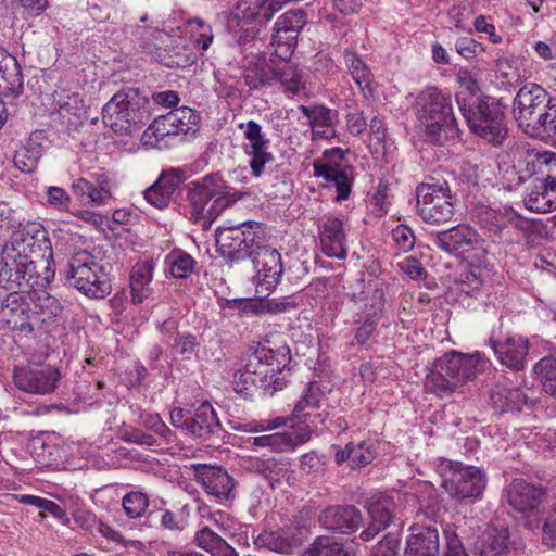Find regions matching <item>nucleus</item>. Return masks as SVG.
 Returning <instances> with one entry per match:
<instances>
[{
  "label": "nucleus",
  "instance_id": "47",
  "mask_svg": "<svg viewBox=\"0 0 556 556\" xmlns=\"http://www.w3.org/2000/svg\"><path fill=\"white\" fill-rule=\"evenodd\" d=\"M344 62L358 86H362L363 83H368L370 70L354 51H344Z\"/></svg>",
  "mask_w": 556,
  "mask_h": 556
},
{
  "label": "nucleus",
  "instance_id": "10",
  "mask_svg": "<svg viewBox=\"0 0 556 556\" xmlns=\"http://www.w3.org/2000/svg\"><path fill=\"white\" fill-rule=\"evenodd\" d=\"M66 279L81 294L102 300L112 291V283L104 266L89 253H76L68 263Z\"/></svg>",
  "mask_w": 556,
  "mask_h": 556
},
{
  "label": "nucleus",
  "instance_id": "34",
  "mask_svg": "<svg viewBox=\"0 0 556 556\" xmlns=\"http://www.w3.org/2000/svg\"><path fill=\"white\" fill-rule=\"evenodd\" d=\"M303 556H354V553L336 538L319 535L304 551Z\"/></svg>",
  "mask_w": 556,
  "mask_h": 556
},
{
  "label": "nucleus",
  "instance_id": "56",
  "mask_svg": "<svg viewBox=\"0 0 556 556\" xmlns=\"http://www.w3.org/2000/svg\"><path fill=\"white\" fill-rule=\"evenodd\" d=\"M194 540L199 547L210 552L211 554L215 551V548L219 547L223 542H225L224 539H222L207 527L199 530L195 533Z\"/></svg>",
  "mask_w": 556,
  "mask_h": 556
},
{
  "label": "nucleus",
  "instance_id": "21",
  "mask_svg": "<svg viewBox=\"0 0 556 556\" xmlns=\"http://www.w3.org/2000/svg\"><path fill=\"white\" fill-rule=\"evenodd\" d=\"M13 378L15 386L20 390L45 394L55 389L60 374L51 366L28 367L15 369Z\"/></svg>",
  "mask_w": 556,
  "mask_h": 556
},
{
  "label": "nucleus",
  "instance_id": "31",
  "mask_svg": "<svg viewBox=\"0 0 556 556\" xmlns=\"http://www.w3.org/2000/svg\"><path fill=\"white\" fill-rule=\"evenodd\" d=\"M494 410L498 414L519 412L527 403V396L518 387L497 383L490 394Z\"/></svg>",
  "mask_w": 556,
  "mask_h": 556
},
{
  "label": "nucleus",
  "instance_id": "24",
  "mask_svg": "<svg viewBox=\"0 0 556 556\" xmlns=\"http://www.w3.org/2000/svg\"><path fill=\"white\" fill-rule=\"evenodd\" d=\"M193 468L195 477L201 481L207 494L220 503L232 496L235 481L225 469L205 464H197Z\"/></svg>",
  "mask_w": 556,
  "mask_h": 556
},
{
  "label": "nucleus",
  "instance_id": "50",
  "mask_svg": "<svg viewBox=\"0 0 556 556\" xmlns=\"http://www.w3.org/2000/svg\"><path fill=\"white\" fill-rule=\"evenodd\" d=\"M278 22V26L285 27L289 30V38L294 36L298 38L300 30L306 24V14L302 10H290L279 16L276 21Z\"/></svg>",
  "mask_w": 556,
  "mask_h": 556
},
{
  "label": "nucleus",
  "instance_id": "37",
  "mask_svg": "<svg viewBox=\"0 0 556 556\" xmlns=\"http://www.w3.org/2000/svg\"><path fill=\"white\" fill-rule=\"evenodd\" d=\"M166 263L173 277L185 279L194 269V258L185 251L175 250L166 257Z\"/></svg>",
  "mask_w": 556,
  "mask_h": 556
},
{
  "label": "nucleus",
  "instance_id": "33",
  "mask_svg": "<svg viewBox=\"0 0 556 556\" xmlns=\"http://www.w3.org/2000/svg\"><path fill=\"white\" fill-rule=\"evenodd\" d=\"M152 266L147 263L136 264L130 274L131 301L142 303L151 294Z\"/></svg>",
  "mask_w": 556,
  "mask_h": 556
},
{
  "label": "nucleus",
  "instance_id": "19",
  "mask_svg": "<svg viewBox=\"0 0 556 556\" xmlns=\"http://www.w3.org/2000/svg\"><path fill=\"white\" fill-rule=\"evenodd\" d=\"M431 241L433 245L451 255L463 256L479 244L480 236L472 227L458 224L431 235Z\"/></svg>",
  "mask_w": 556,
  "mask_h": 556
},
{
  "label": "nucleus",
  "instance_id": "17",
  "mask_svg": "<svg viewBox=\"0 0 556 556\" xmlns=\"http://www.w3.org/2000/svg\"><path fill=\"white\" fill-rule=\"evenodd\" d=\"M332 156H338V159L342 161V150L336 148L330 151H325L323 159L313 162V170L315 177H321L327 181L333 182L337 191L336 201L340 202L346 200L351 194L354 181V168L334 162L331 159Z\"/></svg>",
  "mask_w": 556,
  "mask_h": 556
},
{
  "label": "nucleus",
  "instance_id": "61",
  "mask_svg": "<svg viewBox=\"0 0 556 556\" xmlns=\"http://www.w3.org/2000/svg\"><path fill=\"white\" fill-rule=\"evenodd\" d=\"M56 102L60 108V112L63 117H68L71 115L80 117L81 112L84 111V105L81 100L79 99L78 94H72L67 96V100L62 101L61 96H59V99H56Z\"/></svg>",
  "mask_w": 556,
  "mask_h": 556
},
{
  "label": "nucleus",
  "instance_id": "18",
  "mask_svg": "<svg viewBox=\"0 0 556 556\" xmlns=\"http://www.w3.org/2000/svg\"><path fill=\"white\" fill-rule=\"evenodd\" d=\"M251 261L256 270V292L268 294L276 288L283 271L280 253L269 247L267 240H265Z\"/></svg>",
  "mask_w": 556,
  "mask_h": 556
},
{
  "label": "nucleus",
  "instance_id": "30",
  "mask_svg": "<svg viewBox=\"0 0 556 556\" xmlns=\"http://www.w3.org/2000/svg\"><path fill=\"white\" fill-rule=\"evenodd\" d=\"M507 528H488L475 542V552L480 556H505L509 548Z\"/></svg>",
  "mask_w": 556,
  "mask_h": 556
},
{
  "label": "nucleus",
  "instance_id": "42",
  "mask_svg": "<svg viewBox=\"0 0 556 556\" xmlns=\"http://www.w3.org/2000/svg\"><path fill=\"white\" fill-rule=\"evenodd\" d=\"M296 440L287 432H276L253 438V445L268 447L271 451H286L296 445Z\"/></svg>",
  "mask_w": 556,
  "mask_h": 556
},
{
  "label": "nucleus",
  "instance_id": "52",
  "mask_svg": "<svg viewBox=\"0 0 556 556\" xmlns=\"http://www.w3.org/2000/svg\"><path fill=\"white\" fill-rule=\"evenodd\" d=\"M239 129L243 131V137L248 141L245 146H269L270 140L263 132L262 127L255 121L240 123Z\"/></svg>",
  "mask_w": 556,
  "mask_h": 556
},
{
  "label": "nucleus",
  "instance_id": "22",
  "mask_svg": "<svg viewBox=\"0 0 556 556\" xmlns=\"http://www.w3.org/2000/svg\"><path fill=\"white\" fill-rule=\"evenodd\" d=\"M489 345L503 366L513 371H520L525 368L529 352L528 339L517 334L507 336L502 340L490 338Z\"/></svg>",
  "mask_w": 556,
  "mask_h": 556
},
{
  "label": "nucleus",
  "instance_id": "3",
  "mask_svg": "<svg viewBox=\"0 0 556 556\" xmlns=\"http://www.w3.org/2000/svg\"><path fill=\"white\" fill-rule=\"evenodd\" d=\"M186 199L190 204V215L208 228L219 214L240 197L232 192L219 172L211 173L186 186Z\"/></svg>",
  "mask_w": 556,
  "mask_h": 556
},
{
  "label": "nucleus",
  "instance_id": "4",
  "mask_svg": "<svg viewBox=\"0 0 556 556\" xmlns=\"http://www.w3.org/2000/svg\"><path fill=\"white\" fill-rule=\"evenodd\" d=\"M456 101L469 129L494 147L503 144L508 135L506 106L492 97L466 99L462 92Z\"/></svg>",
  "mask_w": 556,
  "mask_h": 556
},
{
  "label": "nucleus",
  "instance_id": "64",
  "mask_svg": "<svg viewBox=\"0 0 556 556\" xmlns=\"http://www.w3.org/2000/svg\"><path fill=\"white\" fill-rule=\"evenodd\" d=\"M446 548L443 556H468L455 532L445 531Z\"/></svg>",
  "mask_w": 556,
  "mask_h": 556
},
{
  "label": "nucleus",
  "instance_id": "48",
  "mask_svg": "<svg viewBox=\"0 0 556 556\" xmlns=\"http://www.w3.org/2000/svg\"><path fill=\"white\" fill-rule=\"evenodd\" d=\"M350 448L351 460L349 466L352 469L363 468L375 459L376 453L372 451L371 445L365 441H362L358 444L350 442Z\"/></svg>",
  "mask_w": 556,
  "mask_h": 556
},
{
  "label": "nucleus",
  "instance_id": "8",
  "mask_svg": "<svg viewBox=\"0 0 556 556\" xmlns=\"http://www.w3.org/2000/svg\"><path fill=\"white\" fill-rule=\"evenodd\" d=\"M216 250L228 263L252 258L266 240L261 223L249 220L215 230Z\"/></svg>",
  "mask_w": 556,
  "mask_h": 556
},
{
  "label": "nucleus",
  "instance_id": "2",
  "mask_svg": "<svg viewBox=\"0 0 556 556\" xmlns=\"http://www.w3.org/2000/svg\"><path fill=\"white\" fill-rule=\"evenodd\" d=\"M513 114L518 127L532 138L548 140L556 135V98L538 84L529 83L518 90Z\"/></svg>",
  "mask_w": 556,
  "mask_h": 556
},
{
  "label": "nucleus",
  "instance_id": "53",
  "mask_svg": "<svg viewBox=\"0 0 556 556\" xmlns=\"http://www.w3.org/2000/svg\"><path fill=\"white\" fill-rule=\"evenodd\" d=\"M495 71L502 84L514 87L520 80V74L515 66V61L508 59H498Z\"/></svg>",
  "mask_w": 556,
  "mask_h": 556
},
{
  "label": "nucleus",
  "instance_id": "58",
  "mask_svg": "<svg viewBox=\"0 0 556 556\" xmlns=\"http://www.w3.org/2000/svg\"><path fill=\"white\" fill-rule=\"evenodd\" d=\"M543 543L556 547V502L552 505L542 526Z\"/></svg>",
  "mask_w": 556,
  "mask_h": 556
},
{
  "label": "nucleus",
  "instance_id": "43",
  "mask_svg": "<svg viewBox=\"0 0 556 556\" xmlns=\"http://www.w3.org/2000/svg\"><path fill=\"white\" fill-rule=\"evenodd\" d=\"M276 68H249L244 74V81L250 90H258L263 87L271 86L276 83Z\"/></svg>",
  "mask_w": 556,
  "mask_h": 556
},
{
  "label": "nucleus",
  "instance_id": "54",
  "mask_svg": "<svg viewBox=\"0 0 556 556\" xmlns=\"http://www.w3.org/2000/svg\"><path fill=\"white\" fill-rule=\"evenodd\" d=\"M401 540L397 533L390 532L375 545L370 556H400Z\"/></svg>",
  "mask_w": 556,
  "mask_h": 556
},
{
  "label": "nucleus",
  "instance_id": "44",
  "mask_svg": "<svg viewBox=\"0 0 556 556\" xmlns=\"http://www.w3.org/2000/svg\"><path fill=\"white\" fill-rule=\"evenodd\" d=\"M122 505L127 517L136 519L146 513L149 498L147 494L140 491H131L123 497Z\"/></svg>",
  "mask_w": 556,
  "mask_h": 556
},
{
  "label": "nucleus",
  "instance_id": "28",
  "mask_svg": "<svg viewBox=\"0 0 556 556\" xmlns=\"http://www.w3.org/2000/svg\"><path fill=\"white\" fill-rule=\"evenodd\" d=\"M369 523L359 534L362 541L372 540L387 529L395 516V503L390 496H381L368 505Z\"/></svg>",
  "mask_w": 556,
  "mask_h": 556
},
{
  "label": "nucleus",
  "instance_id": "36",
  "mask_svg": "<svg viewBox=\"0 0 556 556\" xmlns=\"http://www.w3.org/2000/svg\"><path fill=\"white\" fill-rule=\"evenodd\" d=\"M533 371L544 392L556 399V354L549 353L539 359L533 367Z\"/></svg>",
  "mask_w": 556,
  "mask_h": 556
},
{
  "label": "nucleus",
  "instance_id": "63",
  "mask_svg": "<svg viewBox=\"0 0 556 556\" xmlns=\"http://www.w3.org/2000/svg\"><path fill=\"white\" fill-rule=\"evenodd\" d=\"M48 203L60 210H66L71 202L67 192L60 187H49L47 191Z\"/></svg>",
  "mask_w": 556,
  "mask_h": 556
},
{
  "label": "nucleus",
  "instance_id": "41",
  "mask_svg": "<svg viewBox=\"0 0 556 556\" xmlns=\"http://www.w3.org/2000/svg\"><path fill=\"white\" fill-rule=\"evenodd\" d=\"M300 111L309 119V126L313 134L318 132V128H329L333 123V113L330 109L323 105L305 106L301 105Z\"/></svg>",
  "mask_w": 556,
  "mask_h": 556
},
{
  "label": "nucleus",
  "instance_id": "16",
  "mask_svg": "<svg viewBox=\"0 0 556 556\" xmlns=\"http://www.w3.org/2000/svg\"><path fill=\"white\" fill-rule=\"evenodd\" d=\"M30 300L33 296L29 290H12L0 300V320L21 333L26 336L33 333L31 320L36 318L38 312L31 309Z\"/></svg>",
  "mask_w": 556,
  "mask_h": 556
},
{
  "label": "nucleus",
  "instance_id": "51",
  "mask_svg": "<svg viewBox=\"0 0 556 556\" xmlns=\"http://www.w3.org/2000/svg\"><path fill=\"white\" fill-rule=\"evenodd\" d=\"M457 81L469 94L468 99H479L480 72L478 70L460 68L457 73Z\"/></svg>",
  "mask_w": 556,
  "mask_h": 556
},
{
  "label": "nucleus",
  "instance_id": "62",
  "mask_svg": "<svg viewBox=\"0 0 556 556\" xmlns=\"http://www.w3.org/2000/svg\"><path fill=\"white\" fill-rule=\"evenodd\" d=\"M401 270L409 276L412 279L421 280L427 276L426 269L414 257H407L399 263Z\"/></svg>",
  "mask_w": 556,
  "mask_h": 556
},
{
  "label": "nucleus",
  "instance_id": "25",
  "mask_svg": "<svg viewBox=\"0 0 556 556\" xmlns=\"http://www.w3.org/2000/svg\"><path fill=\"white\" fill-rule=\"evenodd\" d=\"M185 180L186 173L181 168L163 170L157 180L144 191V198L157 208L167 207L175 191Z\"/></svg>",
  "mask_w": 556,
  "mask_h": 556
},
{
  "label": "nucleus",
  "instance_id": "29",
  "mask_svg": "<svg viewBox=\"0 0 556 556\" xmlns=\"http://www.w3.org/2000/svg\"><path fill=\"white\" fill-rule=\"evenodd\" d=\"M23 89V75L18 62L0 47V93L15 98Z\"/></svg>",
  "mask_w": 556,
  "mask_h": 556
},
{
  "label": "nucleus",
  "instance_id": "1",
  "mask_svg": "<svg viewBox=\"0 0 556 556\" xmlns=\"http://www.w3.org/2000/svg\"><path fill=\"white\" fill-rule=\"evenodd\" d=\"M52 244L47 229L36 222H28L13 231L2 249L0 260V287L7 290L45 288L50 282L49 271L42 277L37 271V257L46 265L52 260Z\"/></svg>",
  "mask_w": 556,
  "mask_h": 556
},
{
  "label": "nucleus",
  "instance_id": "12",
  "mask_svg": "<svg viewBox=\"0 0 556 556\" xmlns=\"http://www.w3.org/2000/svg\"><path fill=\"white\" fill-rule=\"evenodd\" d=\"M417 211L421 219L430 225H442L455 215L456 197L447 181L420 184L416 188Z\"/></svg>",
  "mask_w": 556,
  "mask_h": 556
},
{
  "label": "nucleus",
  "instance_id": "45",
  "mask_svg": "<svg viewBox=\"0 0 556 556\" xmlns=\"http://www.w3.org/2000/svg\"><path fill=\"white\" fill-rule=\"evenodd\" d=\"M479 224L481 228L486 229L490 233L502 238L507 227L506 217L494 210L485 208L479 215Z\"/></svg>",
  "mask_w": 556,
  "mask_h": 556
},
{
  "label": "nucleus",
  "instance_id": "32",
  "mask_svg": "<svg viewBox=\"0 0 556 556\" xmlns=\"http://www.w3.org/2000/svg\"><path fill=\"white\" fill-rule=\"evenodd\" d=\"M261 548H266L280 554H291L302 544L301 539L292 535L290 530L278 529L276 531H263L255 540Z\"/></svg>",
  "mask_w": 556,
  "mask_h": 556
},
{
  "label": "nucleus",
  "instance_id": "39",
  "mask_svg": "<svg viewBox=\"0 0 556 556\" xmlns=\"http://www.w3.org/2000/svg\"><path fill=\"white\" fill-rule=\"evenodd\" d=\"M195 61V54L192 49L181 40H175L168 49V55L164 61L167 67L185 68L190 66Z\"/></svg>",
  "mask_w": 556,
  "mask_h": 556
},
{
  "label": "nucleus",
  "instance_id": "5",
  "mask_svg": "<svg viewBox=\"0 0 556 556\" xmlns=\"http://www.w3.org/2000/svg\"><path fill=\"white\" fill-rule=\"evenodd\" d=\"M479 357L451 351L437 358L425 379L428 393L444 397L454 393L478 374Z\"/></svg>",
  "mask_w": 556,
  "mask_h": 556
},
{
  "label": "nucleus",
  "instance_id": "26",
  "mask_svg": "<svg viewBox=\"0 0 556 556\" xmlns=\"http://www.w3.org/2000/svg\"><path fill=\"white\" fill-rule=\"evenodd\" d=\"M410 530L403 556H439L440 539L437 526H413Z\"/></svg>",
  "mask_w": 556,
  "mask_h": 556
},
{
  "label": "nucleus",
  "instance_id": "27",
  "mask_svg": "<svg viewBox=\"0 0 556 556\" xmlns=\"http://www.w3.org/2000/svg\"><path fill=\"white\" fill-rule=\"evenodd\" d=\"M319 240L324 254L329 257L345 258L346 236L341 219L334 216L326 217L319 225Z\"/></svg>",
  "mask_w": 556,
  "mask_h": 556
},
{
  "label": "nucleus",
  "instance_id": "14",
  "mask_svg": "<svg viewBox=\"0 0 556 556\" xmlns=\"http://www.w3.org/2000/svg\"><path fill=\"white\" fill-rule=\"evenodd\" d=\"M200 119L195 110L181 106L155 118L146 129L144 137H154L155 141H161L166 136L192 137L200 128Z\"/></svg>",
  "mask_w": 556,
  "mask_h": 556
},
{
  "label": "nucleus",
  "instance_id": "9",
  "mask_svg": "<svg viewBox=\"0 0 556 556\" xmlns=\"http://www.w3.org/2000/svg\"><path fill=\"white\" fill-rule=\"evenodd\" d=\"M290 362L291 351L286 344L275 349L262 345L250 355L245 369L255 377L264 391L269 390L273 394L286 386L287 377L283 371Z\"/></svg>",
  "mask_w": 556,
  "mask_h": 556
},
{
  "label": "nucleus",
  "instance_id": "35",
  "mask_svg": "<svg viewBox=\"0 0 556 556\" xmlns=\"http://www.w3.org/2000/svg\"><path fill=\"white\" fill-rule=\"evenodd\" d=\"M276 83H279L282 91L288 96H299L306 89V81L301 70L290 64L276 68Z\"/></svg>",
  "mask_w": 556,
  "mask_h": 556
},
{
  "label": "nucleus",
  "instance_id": "20",
  "mask_svg": "<svg viewBox=\"0 0 556 556\" xmlns=\"http://www.w3.org/2000/svg\"><path fill=\"white\" fill-rule=\"evenodd\" d=\"M363 522V516L353 505H333L325 508L318 516L321 528L339 534L355 532Z\"/></svg>",
  "mask_w": 556,
  "mask_h": 556
},
{
  "label": "nucleus",
  "instance_id": "11",
  "mask_svg": "<svg viewBox=\"0 0 556 556\" xmlns=\"http://www.w3.org/2000/svg\"><path fill=\"white\" fill-rule=\"evenodd\" d=\"M540 176L533 178L525 205L535 213H547L556 210V154L544 152L534 153Z\"/></svg>",
  "mask_w": 556,
  "mask_h": 556
},
{
  "label": "nucleus",
  "instance_id": "13",
  "mask_svg": "<svg viewBox=\"0 0 556 556\" xmlns=\"http://www.w3.org/2000/svg\"><path fill=\"white\" fill-rule=\"evenodd\" d=\"M438 471L442 478L441 485L457 498H477L481 496L486 485L484 472L475 466L442 459L438 465Z\"/></svg>",
  "mask_w": 556,
  "mask_h": 556
},
{
  "label": "nucleus",
  "instance_id": "59",
  "mask_svg": "<svg viewBox=\"0 0 556 556\" xmlns=\"http://www.w3.org/2000/svg\"><path fill=\"white\" fill-rule=\"evenodd\" d=\"M392 239L397 248L404 252L412 250L415 244L413 230L405 225H399L392 230Z\"/></svg>",
  "mask_w": 556,
  "mask_h": 556
},
{
  "label": "nucleus",
  "instance_id": "23",
  "mask_svg": "<svg viewBox=\"0 0 556 556\" xmlns=\"http://www.w3.org/2000/svg\"><path fill=\"white\" fill-rule=\"evenodd\" d=\"M224 429L214 407L204 402L192 412L189 434L203 442L218 443L223 440Z\"/></svg>",
  "mask_w": 556,
  "mask_h": 556
},
{
  "label": "nucleus",
  "instance_id": "15",
  "mask_svg": "<svg viewBox=\"0 0 556 556\" xmlns=\"http://www.w3.org/2000/svg\"><path fill=\"white\" fill-rule=\"evenodd\" d=\"M506 493L508 504L525 515V526L528 529L539 528L541 525L539 507L545 501V490L522 479H515L508 485Z\"/></svg>",
  "mask_w": 556,
  "mask_h": 556
},
{
  "label": "nucleus",
  "instance_id": "57",
  "mask_svg": "<svg viewBox=\"0 0 556 556\" xmlns=\"http://www.w3.org/2000/svg\"><path fill=\"white\" fill-rule=\"evenodd\" d=\"M199 345L200 342L198 341L195 336L191 333H184L177 334L174 338L172 348L177 354L188 357L189 355L194 353Z\"/></svg>",
  "mask_w": 556,
  "mask_h": 556
},
{
  "label": "nucleus",
  "instance_id": "7",
  "mask_svg": "<svg viewBox=\"0 0 556 556\" xmlns=\"http://www.w3.org/2000/svg\"><path fill=\"white\" fill-rule=\"evenodd\" d=\"M416 110L430 142L443 144L448 137L456 134V119L451 97L445 96L438 88L430 87L421 91L417 97Z\"/></svg>",
  "mask_w": 556,
  "mask_h": 556
},
{
  "label": "nucleus",
  "instance_id": "40",
  "mask_svg": "<svg viewBox=\"0 0 556 556\" xmlns=\"http://www.w3.org/2000/svg\"><path fill=\"white\" fill-rule=\"evenodd\" d=\"M288 34L289 30H287L285 27L278 26V22L275 23L270 43L273 47H275L274 53L285 61L291 58L298 39L294 36L289 38Z\"/></svg>",
  "mask_w": 556,
  "mask_h": 556
},
{
  "label": "nucleus",
  "instance_id": "46",
  "mask_svg": "<svg viewBox=\"0 0 556 556\" xmlns=\"http://www.w3.org/2000/svg\"><path fill=\"white\" fill-rule=\"evenodd\" d=\"M323 396L324 393L319 384L315 381L309 382L305 393L296 403L293 414L300 418L301 413H303L306 408H318Z\"/></svg>",
  "mask_w": 556,
  "mask_h": 556
},
{
  "label": "nucleus",
  "instance_id": "49",
  "mask_svg": "<svg viewBox=\"0 0 556 556\" xmlns=\"http://www.w3.org/2000/svg\"><path fill=\"white\" fill-rule=\"evenodd\" d=\"M35 292V299L33 298L31 301L35 303V311L47 317L58 316L62 313V305L60 304L59 300L49 293L41 291L40 293H37V289H33Z\"/></svg>",
  "mask_w": 556,
  "mask_h": 556
},
{
  "label": "nucleus",
  "instance_id": "38",
  "mask_svg": "<svg viewBox=\"0 0 556 556\" xmlns=\"http://www.w3.org/2000/svg\"><path fill=\"white\" fill-rule=\"evenodd\" d=\"M243 151L250 157L249 166L254 177H260L264 173L265 165L275 160L269 146H243Z\"/></svg>",
  "mask_w": 556,
  "mask_h": 556
},
{
  "label": "nucleus",
  "instance_id": "6",
  "mask_svg": "<svg viewBox=\"0 0 556 556\" xmlns=\"http://www.w3.org/2000/svg\"><path fill=\"white\" fill-rule=\"evenodd\" d=\"M149 99L139 88H124L102 109V122L118 135H132L150 119Z\"/></svg>",
  "mask_w": 556,
  "mask_h": 556
},
{
  "label": "nucleus",
  "instance_id": "55",
  "mask_svg": "<svg viewBox=\"0 0 556 556\" xmlns=\"http://www.w3.org/2000/svg\"><path fill=\"white\" fill-rule=\"evenodd\" d=\"M232 383L235 392L243 397L252 396L253 387L258 384L255 377L245 368L244 371H238L235 374Z\"/></svg>",
  "mask_w": 556,
  "mask_h": 556
},
{
  "label": "nucleus",
  "instance_id": "60",
  "mask_svg": "<svg viewBox=\"0 0 556 556\" xmlns=\"http://www.w3.org/2000/svg\"><path fill=\"white\" fill-rule=\"evenodd\" d=\"M455 49L459 55L467 60L476 58L483 50L482 46L470 37L458 38L455 42Z\"/></svg>",
  "mask_w": 556,
  "mask_h": 556
}]
</instances>
